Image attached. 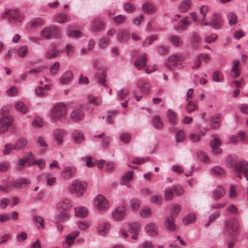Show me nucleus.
<instances>
[{"mask_svg": "<svg viewBox=\"0 0 248 248\" xmlns=\"http://www.w3.org/2000/svg\"><path fill=\"white\" fill-rule=\"evenodd\" d=\"M59 54V50L56 47L54 46L48 50L45 54V57L48 59H52L56 57Z\"/></svg>", "mask_w": 248, "mask_h": 248, "instance_id": "42", "label": "nucleus"}, {"mask_svg": "<svg viewBox=\"0 0 248 248\" xmlns=\"http://www.w3.org/2000/svg\"><path fill=\"white\" fill-rule=\"evenodd\" d=\"M28 143L27 140L25 138L19 139L14 146V150H20L25 148Z\"/></svg>", "mask_w": 248, "mask_h": 248, "instance_id": "41", "label": "nucleus"}, {"mask_svg": "<svg viewBox=\"0 0 248 248\" xmlns=\"http://www.w3.org/2000/svg\"><path fill=\"white\" fill-rule=\"evenodd\" d=\"M73 74L70 71L64 72L60 78V82L62 85H66L71 82L73 79Z\"/></svg>", "mask_w": 248, "mask_h": 248, "instance_id": "28", "label": "nucleus"}, {"mask_svg": "<svg viewBox=\"0 0 248 248\" xmlns=\"http://www.w3.org/2000/svg\"><path fill=\"white\" fill-rule=\"evenodd\" d=\"M147 60L146 54L143 53L137 58L134 62V64L138 69H140L146 65Z\"/></svg>", "mask_w": 248, "mask_h": 248, "instance_id": "19", "label": "nucleus"}, {"mask_svg": "<svg viewBox=\"0 0 248 248\" xmlns=\"http://www.w3.org/2000/svg\"><path fill=\"white\" fill-rule=\"evenodd\" d=\"M60 63L58 62H56L50 67V73L51 75L54 76L57 74L59 71Z\"/></svg>", "mask_w": 248, "mask_h": 248, "instance_id": "64", "label": "nucleus"}, {"mask_svg": "<svg viewBox=\"0 0 248 248\" xmlns=\"http://www.w3.org/2000/svg\"><path fill=\"white\" fill-rule=\"evenodd\" d=\"M164 226L166 229L170 231H175L176 230V227L174 224V218L172 216L167 217L164 223Z\"/></svg>", "mask_w": 248, "mask_h": 248, "instance_id": "34", "label": "nucleus"}, {"mask_svg": "<svg viewBox=\"0 0 248 248\" xmlns=\"http://www.w3.org/2000/svg\"><path fill=\"white\" fill-rule=\"evenodd\" d=\"M133 176V171L130 170L125 172L122 176V182H121V184L122 185L125 184L126 182H128L132 179Z\"/></svg>", "mask_w": 248, "mask_h": 248, "instance_id": "50", "label": "nucleus"}, {"mask_svg": "<svg viewBox=\"0 0 248 248\" xmlns=\"http://www.w3.org/2000/svg\"><path fill=\"white\" fill-rule=\"evenodd\" d=\"M75 215L79 218H85L88 215V209L84 206L76 207L74 208Z\"/></svg>", "mask_w": 248, "mask_h": 248, "instance_id": "27", "label": "nucleus"}, {"mask_svg": "<svg viewBox=\"0 0 248 248\" xmlns=\"http://www.w3.org/2000/svg\"><path fill=\"white\" fill-rule=\"evenodd\" d=\"M66 34L69 37H74L75 38H80L82 36V33L78 30H72L71 27L67 29Z\"/></svg>", "mask_w": 248, "mask_h": 248, "instance_id": "43", "label": "nucleus"}, {"mask_svg": "<svg viewBox=\"0 0 248 248\" xmlns=\"http://www.w3.org/2000/svg\"><path fill=\"white\" fill-rule=\"evenodd\" d=\"M227 18L230 25H234L238 21L237 15L233 12L228 13Z\"/></svg>", "mask_w": 248, "mask_h": 248, "instance_id": "47", "label": "nucleus"}, {"mask_svg": "<svg viewBox=\"0 0 248 248\" xmlns=\"http://www.w3.org/2000/svg\"><path fill=\"white\" fill-rule=\"evenodd\" d=\"M220 213L218 212H215L211 214L209 217L208 221L206 223L205 226L208 227L211 223L214 222L219 217Z\"/></svg>", "mask_w": 248, "mask_h": 248, "instance_id": "62", "label": "nucleus"}, {"mask_svg": "<svg viewBox=\"0 0 248 248\" xmlns=\"http://www.w3.org/2000/svg\"><path fill=\"white\" fill-rule=\"evenodd\" d=\"M141 228L140 223L137 222H132L129 224V230L131 233L133 234L132 235V238L133 239H137L139 234V232Z\"/></svg>", "mask_w": 248, "mask_h": 248, "instance_id": "12", "label": "nucleus"}, {"mask_svg": "<svg viewBox=\"0 0 248 248\" xmlns=\"http://www.w3.org/2000/svg\"><path fill=\"white\" fill-rule=\"evenodd\" d=\"M60 213L56 216V218L60 221H67L70 218L69 212H60Z\"/></svg>", "mask_w": 248, "mask_h": 248, "instance_id": "52", "label": "nucleus"}, {"mask_svg": "<svg viewBox=\"0 0 248 248\" xmlns=\"http://www.w3.org/2000/svg\"><path fill=\"white\" fill-rule=\"evenodd\" d=\"M2 16L16 23L22 22L25 18L24 14L17 8L6 9Z\"/></svg>", "mask_w": 248, "mask_h": 248, "instance_id": "2", "label": "nucleus"}, {"mask_svg": "<svg viewBox=\"0 0 248 248\" xmlns=\"http://www.w3.org/2000/svg\"><path fill=\"white\" fill-rule=\"evenodd\" d=\"M33 159V155L31 152L28 153L26 155L19 161V165L25 166L26 164Z\"/></svg>", "mask_w": 248, "mask_h": 248, "instance_id": "56", "label": "nucleus"}, {"mask_svg": "<svg viewBox=\"0 0 248 248\" xmlns=\"http://www.w3.org/2000/svg\"><path fill=\"white\" fill-rule=\"evenodd\" d=\"M44 125V121L43 118L41 117H36L32 122V125L33 127L38 128H40Z\"/></svg>", "mask_w": 248, "mask_h": 248, "instance_id": "63", "label": "nucleus"}, {"mask_svg": "<svg viewBox=\"0 0 248 248\" xmlns=\"http://www.w3.org/2000/svg\"><path fill=\"white\" fill-rule=\"evenodd\" d=\"M196 218L195 215L193 213H190L184 217L183 221L185 224L187 225L195 222Z\"/></svg>", "mask_w": 248, "mask_h": 248, "instance_id": "59", "label": "nucleus"}, {"mask_svg": "<svg viewBox=\"0 0 248 248\" xmlns=\"http://www.w3.org/2000/svg\"><path fill=\"white\" fill-rule=\"evenodd\" d=\"M79 234V232L78 231H76L67 235L65 237V240L63 243V247L64 248H70Z\"/></svg>", "mask_w": 248, "mask_h": 248, "instance_id": "14", "label": "nucleus"}, {"mask_svg": "<svg viewBox=\"0 0 248 248\" xmlns=\"http://www.w3.org/2000/svg\"><path fill=\"white\" fill-rule=\"evenodd\" d=\"M170 41L175 46H180L183 44L182 39L176 35H172L169 38Z\"/></svg>", "mask_w": 248, "mask_h": 248, "instance_id": "57", "label": "nucleus"}, {"mask_svg": "<svg viewBox=\"0 0 248 248\" xmlns=\"http://www.w3.org/2000/svg\"><path fill=\"white\" fill-rule=\"evenodd\" d=\"M146 233L152 236H156L158 233V228L155 224L152 222L148 223L145 228Z\"/></svg>", "mask_w": 248, "mask_h": 248, "instance_id": "26", "label": "nucleus"}, {"mask_svg": "<svg viewBox=\"0 0 248 248\" xmlns=\"http://www.w3.org/2000/svg\"><path fill=\"white\" fill-rule=\"evenodd\" d=\"M76 168L73 166L65 167L62 171V177L64 179H70L76 174Z\"/></svg>", "mask_w": 248, "mask_h": 248, "instance_id": "16", "label": "nucleus"}, {"mask_svg": "<svg viewBox=\"0 0 248 248\" xmlns=\"http://www.w3.org/2000/svg\"><path fill=\"white\" fill-rule=\"evenodd\" d=\"M142 9L144 12L149 15H152L156 11L155 7L151 3H146L142 5Z\"/></svg>", "mask_w": 248, "mask_h": 248, "instance_id": "40", "label": "nucleus"}, {"mask_svg": "<svg viewBox=\"0 0 248 248\" xmlns=\"http://www.w3.org/2000/svg\"><path fill=\"white\" fill-rule=\"evenodd\" d=\"M67 107L66 104L63 102L56 103L52 108L50 117L55 121H60L64 117L67 113Z\"/></svg>", "mask_w": 248, "mask_h": 248, "instance_id": "1", "label": "nucleus"}, {"mask_svg": "<svg viewBox=\"0 0 248 248\" xmlns=\"http://www.w3.org/2000/svg\"><path fill=\"white\" fill-rule=\"evenodd\" d=\"M221 16L219 14H215L211 18L210 25L216 29H220L221 27Z\"/></svg>", "mask_w": 248, "mask_h": 248, "instance_id": "20", "label": "nucleus"}, {"mask_svg": "<svg viewBox=\"0 0 248 248\" xmlns=\"http://www.w3.org/2000/svg\"><path fill=\"white\" fill-rule=\"evenodd\" d=\"M191 2L190 0H185L183 1L179 6L180 10L183 12H186L190 7Z\"/></svg>", "mask_w": 248, "mask_h": 248, "instance_id": "55", "label": "nucleus"}, {"mask_svg": "<svg viewBox=\"0 0 248 248\" xmlns=\"http://www.w3.org/2000/svg\"><path fill=\"white\" fill-rule=\"evenodd\" d=\"M111 227L108 222H103L99 223L96 228V232L100 235L104 236L108 234Z\"/></svg>", "mask_w": 248, "mask_h": 248, "instance_id": "13", "label": "nucleus"}, {"mask_svg": "<svg viewBox=\"0 0 248 248\" xmlns=\"http://www.w3.org/2000/svg\"><path fill=\"white\" fill-rule=\"evenodd\" d=\"M53 134L57 144H62L64 141V131L60 129H56L53 132Z\"/></svg>", "mask_w": 248, "mask_h": 248, "instance_id": "30", "label": "nucleus"}, {"mask_svg": "<svg viewBox=\"0 0 248 248\" xmlns=\"http://www.w3.org/2000/svg\"><path fill=\"white\" fill-rule=\"evenodd\" d=\"M30 184V180L26 178H21L15 180L13 183V186L17 189H23Z\"/></svg>", "mask_w": 248, "mask_h": 248, "instance_id": "18", "label": "nucleus"}, {"mask_svg": "<svg viewBox=\"0 0 248 248\" xmlns=\"http://www.w3.org/2000/svg\"><path fill=\"white\" fill-rule=\"evenodd\" d=\"M106 76L107 73L106 71L100 69L96 73L95 78L98 82L101 83L105 87L108 88V85L105 83V78Z\"/></svg>", "mask_w": 248, "mask_h": 248, "instance_id": "29", "label": "nucleus"}, {"mask_svg": "<svg viewBox=\"0 0 248 248\" xmlns=\"http://www.w3.org/2000/svg\"><path fill=\"white\" fill-rule=\"evenodd\" d=\"M110 39L106 37L101 38L98 44V46L101 49L106 48L109 44Z\"/></svg>", "mask_w": 248, "mask_h": 248, "instance_id": "58", "label": "nucleus"}, {"mask_svg": "<svg viewBox=\"0 0 248 248\" xmlns=\"http://www.w3.org/2000/svg\"><path fill=\"white\" fill-rule=\"evenodd\" d=\"M167 116L169 122L172 125H175L177 124L178 119L176 112L171 109H169L167 111Z\"/></svg>", "mask_w": 248, "mask_h": 248, "instance_id": "35", "label": "nucleus"}, {"mask_svg": "<svg viewBox=\"0 0 248 248\" xmlns=\"http://www.w3.org/2000/svg\"><path fill=\"white\" fill-rule=\"evenodd\" d=\"M197 157L198 159L205 163H208L211 160L207 155L203 151H200L197 153Z\"/></svg>", "mask_w": 248, "mask_h": 248, "instance_id": "54", "label": "nucleus"}, {"mask_svg": "<svg viewBox=\"0 0 248 248\" xmlns=\"http://www.w3.org/2000/svg\"><path fill=\"white\" fill-rule=\"evenodd\" d=\"M221 115L217 113L213 115L210 118L211 125L213 128L217 129L219 127L221 123Z\"/></svg>", "mask_w": 248, "mask_h": 248, "instance_id": "32", "label": "nucleus"}, {"mask_svg": "<svg viewBox=\"0 0 248 248\" xmlns=\"http://www.w3.org/2000/svg\"><path fill=\"white\" fill-rule=\"evenodd\" d=\"M34 223L38 227V228H44L45 227L44 218L39 216H35L33 218Z\"/></svg>", "mask_w": 248, "mask_h": 248, "instance_id": "49", "label": "nucleus"}, {"mask_svg": "<svg viewBox=\"0 0 248 248\" xmlns=\"http://www.w3.org/2000/svg\"><path fill=\"white\" fill-rule=\"evenodd\" d=\"M226 229L230 234H235L238 230V222L235 218H233L225 222Z\"/></svg>", "mask_w": 248, "mask_h": 248, "instance_id": "8", "label": "nucleus"}, {"mask_svg": "<svg viewBox=\"0 0 248 248\" xmlns=\"http://www.w3.org/2000/svg\"><path fill=\"white\" fill-rule=\"evenodd\" d=\"M198 109L197 105L194 102L189 101L186 104L185 107L186 111L190 114Z\"/></svg>", "mask_w": 248, "mask_h": 248, "instance_id": "48", "label": "nucleus"}, {"mask_svg": "<svg viewBox=\"0 0 248 248\" xmlns=\"http://www.w3.org/2000/svg\"><path fill=\"white\" fill-rule=\"evenodd\" d=\"M234 170L237 172H242L248 181V162L245 160L236 163L234 165Z\"/></svg>", "mask_w": 248, "mask_h": 248, "instance_id": "10", "label": "nucleus"}, {"mask_svg": "<svg viewBox=\"0 0 248 248\" xmlns=\"http://www.w3.org/2000/svg\"><path fill=\"white\" fill-rule=\"evenodd\" d=\"M53 35L56 37L61 36L60 30L55 27H46L41 32V36L45 39H49Z\"/></svg>", "mask_w": 248, "mask_h": 248, "instance_id": "5", "label": "nucleus"}, {"mask_svg": "<svg viewBox=\"0 0 248 248\" xmlns=\"http://www.w3.org/2000/svg\"><path fill=\"white\" fill-rule=\"evenodd\" d=\"M245 138V133L241 131L236 134L230 137V141L233 144H236L240 141H243Z\"/></svg>", "mask_w": 248, "mask_h": 248, "instance_id": "23", "label": "nucleus"}, {"mask_svg": "<svg viewBox=\"0 0 248 248\" xmlns=\"http://www.w3.org/2000/svg\"><path fill=\"white\" fill-rule=\"evenodd\" d=\"M141 204L140 201L137 198L132 199L129 202V208L132 211H137Z\"/></svg>", "mask_w": 248, "mask_h": 248, "instance_id": "39", "label": "nucleus"}, {"mask_svg": "<svg viewBox=\"0 0 248 248\" xmlns=\"http://www.w3.org/2000/svg\"><path fill=\"white\" fill-rule=\"evenodd\" d=\"M44 21L43 19L40 18H34L31 20L29 25L31 28H37L41 26L44 24Z\"/></svg>", "mask_w": 248, "mask_h": 248, "instance_id": "44", "label": "nucleus"}, {"mask_svg": "<svg viewBox=\"0 0 248 248\" xmlns=\"http://www.w3.org/2000/svg\"><path fill=\"white\" fill-rule=\"evenodd\" d=\"M29 53L28 47L26 45L22 46L19 47L16 52L17 55L19 58H25Z\"/></svg>", "mask_w": 248, "mask_h": 248, "instance_id": "37", "label": "nucleus"}, {"mask_svg": "<svg viewBox=\"0 0 248 248\" xmlns=\"http://www.w3.org/2000/svg\"><path fill=\"white\" fill-rule=\"evenodd\" d=\"M93 205L97 210L104 211L108 208L109 202L106 197L98 194L94 197Z\"/></svg>", "mask_w": 248, "mask_h": 248, "instance_id": "4", "label": "nucleus"}, {"mask_svg": "<svg viewBox=\"0 0 248 248\" xmlns=\"http://www.w3.org/2000/svg\"><path fill=\"white\" fill-rule=\"evenodd\" d=\"M213 80L216 82H220L223 81V76L222 74L218 71H215L212 75Z\"/></svg>", "mask_w": 248, "mask_h": 248, "instance_id": "61", "label": "nucleus"}, {"mask_svg": "<svg viewBox=\"0 0 248 248\" xmlns=\"http://www.w3.org/2000/svg\"><path fill=\"white\" fill-rule=\"evenodd\" d=\"M104 23L99 18H95L91 23V30L93 31L98 32L104 29Z\"/></svg>", "mask_w": 248, "mask_h": 248, "instance_id": "21", "label": "nucleus"}, {"mask_svg": "<svg viewBox=\"0 0 248 248\" xmlns=\"http://www.w3.org/2000/svg\"><path fill=\"white\" fill-rule=\"evenodd\" d=\"M184 60V58L183 55L181 54L178 53L173 54L168 58V61L170 64L173 66L180 65Z\"/></svg>", "mask_w": 248, "mask_h": 248, "instance_id": "11", "label": "nucleus"}, {"mask_svg": "<svg viewBox=\"0 0 248 248\" xmlns=\"http://www.w3.org/2000/svg\"><path fill=\"white\" fill-rule=\"evenodd\" d=\"M210 173L212 175L218 178L224 177L226 176L225 170L219 166H215L211 168Z\"/></svg>", "mask_w": 248, "mask_h": 248, "instance_id": "22", "label": "nucleus"}, {"mask_svg": "<svg viewBox=\"0 0 248 248\" xmlns=\"http://www.w3.org/2000/svg\"><path fill=\"white\" fill-rule=\"evenodd\" d=\"M13 122L10 116H4L0 119V133H5L11 126Z\"/></svg>", "mask_w": 248, "mask_h": 248, "instance_id": "7", "label": "nucleus"}, {"mask_svg": "<svg viewBox=\"0 0 248 248\" xmlns=\"http://www.w3.org/2000/svg\"><path fill=\"white\" fill-rule=\"evenodd\" d=\"M137 87L140 91L144 93H148L150 90V85L146 80H140L137 82Z\"/></svg>", "mask_w": 248, "mask_h": 248, "instance_id": "24", "label": "nucleus"}, {"mask_svg": "<svg viewBox=\"0 0 248 248\" xmlns=\"http://www.w3.org/2000/svg\"><path fill=\"white\" fill-rule=\"evenodd\" d=\"M152 211L150 207L145 206L142 207L140 211V215L142 218H147L150 217Z\"/></svg>", "mask_w": 248, "mask_h": 248, "instance_id": "53", "label": "nucleus"}, {"mask_svg": "<svg viewBox=\"0 0 248 248\" xmlns=\"http://www.w3.org/2000/svg\"><path fill=\"white\" fill-rule=\"evenodd\" d=\"M87 187V184L86 182L76 179L69 186V190L71 193H76L77 197H80L86 191Z\"/></svg>", "mask_w": 248, "mask_h": 248, "instance_id": "3", "label": "nucleus"}, {"mask_svg": "<svg viewBox=\"0 0 248 248\" xmlns=\"http://www.w3.org/2000/svg\"><path fill=\"white\" fill-rule=\"evenodd\" d=\"M220 145V141L217 138H214L210 142V146L211 148V152L217 155L222 151L221 149L219 147Z\"/></svg>", "mask_w": 248, "mask_h": 248, "instance_id": "25", "label": "nucleus"}, {"mask_svg": "<svg viewBox=\"0 0 248 248\" xmlns=\"http://www.w3.org/2000/svg\"><path fill=\"white\" fill-rule=\"evenodd\" d=\"M241 68L240 62L238 60H234L232 63L231 76L233 78H236L240 76Z\"/></svg>", "mask_w": 248, "mask_h": 248, "instance_id": "17", "label": "nucleus"}, {"mask_svg": "<svg viewBox=\"0 0 248 248\" xmlns=\"http://www.w3.org/2000/svg\"><path fill=\"white\" fill-rule=\"evenodd\" d=\"M213 194L214 200L218 201L225 195L224 188L221 186H218L214 190Z\"/></svg>", "mask_w": 248, "mask_h": 248, "instance_id": "31", "label": "nucleus"}, {"mask_svg": "<svg viewBox=\"0 0 248 248\" xmlns=\"http://www.w3.org/2000/svg\"><path fill=\"white\" fill-rule=\"evenodd\" d=\"M56 20L59 23H64L70 19L69 16L65 14H59L55 16Z\"/></svg>", "mask_w": 248, "mask_h": 248, "instance_id": "46", "label": "nucleus"}, {"mask_svg": "<svg viewBox=\"0 0 248 248\" xmlns=\"http://www.w3.org/2000/svg\"><path fill=\"white\" fill-rule=\"evenodd\" d=\"M72 138L74 141L77 143L82 142L85 139L84 136L82 132L78 130H75L73 132Z\"/></svg>", "mask_w": 248, "mask_h": 248, "instance_id": "36", "label": "nucleus"}, {"mask_svg": "<svg viewBox=\"0 0 248 248\" xmlns=\"http://www.w3.org/2000/svg\"><path fill=\"white\" fill-rule=\"evenodd\" d=\"M87 99L89 103L93 104L96 105H99L102 103V99L100 97L95 96L92 94L87 95Z\"/></svg>", "mask_w": 248, "mask_h": 248, "instance_id": "45", "label": "nucleus"}, {"mask_svg": "<svg viewBox=\"0 0 248 248\" xmlns=\"http://www.w3.org/2000/svg\"><path fill=\"white\" fill-rule=\"evenodd\" d=\"M15 108L16 110L22 114H25L29 111V108L21 101H17L16 103Z\"/></svg>", "mask_w": 248, "mask_h": 248, "instance_id": "38", "label": "nucleus"}, {"mask_svg": "<svg viewBox=\"0 0 248 248\" xmlns=\"http://www.w3.org/2000/svg\"><path fill=\"white\" fill-rule=\"evenodd\" d=\"M72 206V202L70 199L64 198L58 202L56 208L59 212H69Z\"/></svg>", "mask_w": 248, "mask_h": 248, "instance_id": "6", "label": "nucleus"}, {"mask_svg": "<svg viewBox=\"0 0 248 248\" xmlns=\"http://www.w3.org/2000/svg\"><path fill=\"white\" fill-rule=\"evenodd\" d=\"M85 117L84 112L80 109H74L70 115L71 120L74 122H78L82 120Z\"/></svg>", "mask_w": 248, "mask_h": 248, "instance_id": "15", "label": "nucleus"}, {"mask_svg": "<svg viewBox=\"0 0 248 248\" xmlns=\"http://www.w3.org/2000/svg\"><path fill=\"white\" fill-rule=\"evenodd\" d=\"M188 17L186 16L185 18L181 20L180 22L176 27L177 30H183L185 29V26H188L191 24V22L188 20Z\"/></svg>", "mask_w": 248, "mask_h": 248, "instance_id": "51", "label": "nucleus"}, {"mask_svg": "<svg viewBox=\"0 0 248 248\" xmlns=\"http://www.w3.org/2000/svg\"><path fill=\"white\" fill-rule=\"evenodd\" d=\"M126 211L125 206H118L112 213V217L113 220L119 221L124 219L126 214Z\"/></svg>", "mask_w": 248, "mask_h": 248, "instance_id": "9", "label": "nucleus"}, {"mask_svg": "<svg viewBox=\"0 0 248 248\" xmlns=\"http://www.w3.org/2000/svg\"><path fill=\"white\" fill-rule=\"evenodd\" d=\"M130 37V33L129 31L126 30H122L120 31L117 35V40L121 42H125L127 41Z\"/></svg>", "mask_w": 248, "mask_h": 248, "instance_id": "33", "label": "nucleus"}, {"mask_svg": "<svg viewBox=\"0 0 248 248\" xmlns=\"http://www.w3.org/2000/svg\"><path fill=\"white\" fill-rule=\"evenodd\" d=\"M75 51V47L74 45H73L71 44H66L65 47L64 52L66 53V55L68 56H71L73 55V54H74ZM63 52H64V51H63V50L61 51V52H62V53Z\"/></svg>", "mask_w": 248, "mask_h": 248, "instance_id": "60", "label": "nucleus"}]
</instances>
